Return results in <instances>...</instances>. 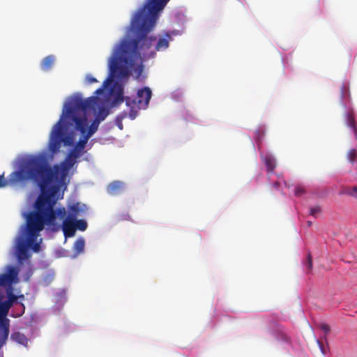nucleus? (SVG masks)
<instances>
[{
    "mask_svg": "<svg viewBox=\"0 0 357 357\" xmlns=\"http://www.w3.org/2000/svg\"><path fill=\"white\" fill-rule=\"evenodd\" d=\"M169 0H146L132 18L127 32L115 47L109 60L110 73L113 76L124 78L130 72H142V62L156 56V52L167 50L172 37L169 32H165L156 37L148 36L153 29L161 11Z\"/></svg>",
    "mask_w": 357,
    "mask_h": 357,
    "instance_id": "f257e3e1",
    "label": "nucleus"
},
{
    "mask_svg": "<svg viewBox=\"0 0 357 357\" xmlns=\"http://www.w3.org/2000/svg\"><path fill=\"white\" fill-rule=\"evenodd\" d=\"M98 98L89 97L84 100L79 96H75L65 105L59 121L53 126L50 135L48 150L52 154L60 151L62 144L71 146L74 143L73 130L79 131L82 138L78 141L75 149L82 151L85 148L90 137L86 134L88 127L86 111L93 109Z\"/></svg>",
    "mask_w": 357,
    "mask_h": 357,
    "instance_id": "f03ea898",
    "label": "nucleus"
},
{
    "mask_svg": "<svg viewBox=\"0 0 357 357\" xmlns=\"http://www.w3.org/2000/svg\"><path fill=\"white\" fill-rule=\"evenodd\" d=\"M59 169V165L52 167L48 162L38 183L40 193L33 204L34 211L24 214L29 220L31 229L42 231L45 226L52 231H58L61 229L56 218L63 219L66 215V210L64 207H55L58 200L56 195L59 191L56 183Z\"/></svg>",
    "mask_w": 357,
    "mask_h": 357,
    "instance_id": "7ed1b4c3",
    "label": "nucleus"
},
{
    "mask_svg": "<svg viewBox=\"0 0 357 357\" xmlns=\"http://www.w3.org/2000/svg\"><path fill=\"white\" fill-rule=\"evenodd\" d=\"M47 164V158L41 153L22 158L17 162L16 170L10 173L8 180L5 179L3 175H0V188L27 181H33L38 184Z\"/></svg>",
    "mask_w": 357,
    "mask_h": 357,
    "instance_id": "20e7f679",
    "label": "nucleus"
},
{
    "mask_svg": "<svg viewBox=\"0 0 357 357\" xmlns=\"http://www.w3.org/2000/svg\"><path fill=\"white\" fill-rule=\"evenodd\" d=\"M26 223L22 226L20 236L17 238L16 251L17 259L20 261L29 257L28 248L38 252L40 250V244L36 242L40 231L31 229L29 220L25 218Z\"/></svg>",
    "mask_w": 357,
    "mask_h": 357,
    "instance_id": "39448f33",
    "label": "nucleus"
},
{
    "mask_svg": "<svg viewBox=\"0 0 357 357\" xmlns=\"http://www.w3.org/2000/svg\"><path fill=\"white\" fill-rule=\"evenodd\" d=\"M123 93V89H120L115 98V102L121 103L125 100L126 105L130 108L129 116L132 120L137 116L139 110L147 108L152 96L151 89L147 86L139 89L135 98H124Z\"/></svg>",
    "mask_w": 357,
    "mask_h": 357,
    "instance_id": "423d86ee",
    "label": "nucleus"
},
{
    "mask_svg": "<svg viewBox=\"0 0 357 357\" xmlns=\"http://www.w3.org/2000/svg\"><path fill=\"white\" fill-rule=\"evenodd\" d=\"M10 305L0 300V349L6 344L10 333V320L6 318Z\"/></svg>",
    "mask_w": 357,
    "mask_h": 357,
    "instance_id": "0eeeda50",
    "label": "nucleus"
},
{
    "mask_svg": "<svg viewBox=\"0 0 357 357\" xmlns=\"http://www.w3.org/2000/svg\"><path fill=\"white\" fill-rule=\"evenodd\" d=\"M61 228H62L63 235L66 238L74 236L76 231L75 220L66 218L63 220Z\"/></svg>",
    "mask_w": 357,
    "mask_h": 357,
    "instance_id": "6e6552de",
    "label": "nucleus"
},
{
    "mask_svg": "<svg viewBox=\"0 0 357 357\" xmlns=\"http://www.w3.org/2000/svg\"><path fill=\"white\" fill-rule=\"evenodd\" d=\"M85 212V206L80 203H75L68 207V215L66 218L75 220L78 216L82 215Z\"/></svg>",
    "mask_w": 357,
    "mask_h": 357,
    "instance_id": "1a4fd4ad",
    "label": "nucleus"
},
{
    "mask_svg": "<svg viewBox=\"0 0 357 357\" xmlns=\"http://www.w3.org/2000/svg\"><path fill=\"white\" fill-rule=\"evenodd\" d=\"M10 340L19 344H21L25 347H28L29 339L26 336L19 331L13 332L10 335Z\"/></svg>",
    "mask_w": 357,
    "mask_h": 357,
    "instance_id": "9d476101",
    "label": "nucleus"
},
{
    "mask_svg": "<svg viewBox=\"0 0 357 357\" xmlns=\"http://www.w3.org/2000/svg\"><path fill=\"white\" fill-rule=\"evenodd\" d=\"M124 183L119 181H115L109 183L107 191L111 195H119L123 190Z\"/></svg>",
    "mask_w": 357,
    "mask_h": 357,
    "instance_id": "9b49d317",
    "label": "nucleus"
},
{
    "mask_svg": "<svg viewBox=\"0 0 357 357\" xmlns=\"http://www.w3.org/2000/svg\"><path fill=\"white\" fill-rule=\"evenodd\" d=\"M85 241L83 238H79L73 244V249L74 257H77L84 251Z\"/></svg>",
    "mask_w": 357,
    "mask_h": 357,
    "instance_id": "f8f14e48",
    "label": "nucleus"
},
{
    "mask_svg": "<svg viewBox=\"0 0 357 357\" xmlns=\"http://www.w3.org/2000/svg\"><path fill=\"white\" fill-rule=\"evenodd\" d=\"M55 61V57L53 55L45 56L41 61L40 68L43 71L50 70Z\"/></svg>",
    "mask_w": 357,
    "mask_h": 357,
    "instance_id": "ddd939ff",
    "label": "nucleus"
},
{
    "mask_svg": "<svg viewBox=\"0 0 357 357\" xmlns=\"http://www.w3.org/2000/svg\"><path fill=\"white\" fill-rule=\"evenodd\" d=\"M76 162V160H73L70 156L67 155L64 162L61 165L62 172L64 176L74 166V165Z\"/></svg>",
    "mask_w": 357,
    "mask_h": 357,
    "instance_id": "4468645a",
    "label": "nucleus"
},
{
    "mask_svg": "<svg viewBox=\"0 0 357 357\" xmlns=\"http://www.w3.org/2000/svg\"><path fill=\"white\" fill-rule=\"evenodd\" d=\"M6 296H7V298H8V300L6 301L7 303H9V305H10V306L12 307L13 304L14 303H15L17 300L18 298H24V295H21L20 296H15L14 294H13V288L12 289H8L6 291Z\"/></svg>",
    "mask_w": 357,
    "mask_h": 357,
    "instance_id": "2eb2a0df",
    "label": "nucleus"
},
{
    "mask_svg": "<svg viewBox=\"0 0 357 357\" xmlns=\"http://www.w3.org/2000/svg\"><path fill=\"white\" fill-rule=\"evenodd\" d=\"M264 163L268 172H273L275 167V160L270 155H266L264 159Z\"/></svg>",
    "mask_w": 357,
    "mask_h": 357,
    "instance_id": "dca6fc26",
    "label": "nucleus"
},
{
    "mask_svg": "<svg viewBox=\"0 0 357 357\" xmlns=\"http://www.w3.org/2000/svg\"><path fill=\"white\" fill-rule=\"evenodd\" d=\"M346 123L347 125L355 130L357 129L355 118L352 113H347L346 115Z\"/></svg>",
    "mask_w": 357,
    "mask_h": 357,
    "instance_id": "f3484780",
    "label": "nucleus"
},
{
    "mask_svg": "<svg viewBox=\"0 0 357 357\" xmlns=\"http://www.w3.org/2000/svg\"><path fill=\"white\" fill-rule=\"evenodd\" d=\"M99 123L100 122L96 119L89 127H87L86 134L91 137L98 130Z\"/></svg>",
    "mask_w": 357,
    "mask_h": 357,
    "instance_id": "a211bd4d",
    "label": "nucleus"
},
{
    "mask_svg": "<svg viewBox=\"0 0 357 357\" xmlns=\"http://www.w3.org/2000/svg\"><path fill=\"white\" fill-rule=\"evenodd\" d=\"M75 228L76 230H79L82 231H84L87 228V222L82 219L77 220V218L75 220Z\"/></svg>",
    "mask_w": 357,
    "mask_h": 357,
    "instance_id": "6ab92c4d",
    "label": "nucleus"
},
{
    "mask_svg": "<svg viewBox=\"0 0 357 357\" xmlns=\"http://www.w3.org/2000/svg\"><path fill=\"white\" fill-rule=\"evenodd\" d=\"M343 193L349 196L357 198V186L347 187L344 189Z\"/></svg>",
    "mask_w": 357,
    "mask_h": 357,
    "instance_id": "aec40b11",
    "label": "nucleus"
},
{
    "mask_svg": "<svg viewBox=\"0 0 357 357\" xmlns=\"http://www.w3.org/2000/svg\"><path fill=\"white\" fill-rule=\"evenodd\" d=\"M108 114H109L108 110H107L105 107H101L99 109V112H98V116L96 117V120H98V121H99V122L101 121H103L107 116Z\"/></svg>",
    "mask_w": 357,
    "mask_h": 357,
    "instance_id": "412c9836",
    "label": "nucleus"
},
{
    "mask_svg": "<svg viewBox=\"0 0 357 357\" xmlns=\"http://www.w3.org/2000/svg\"><path fill=\"white\" fill-rule=\"evenodd\" d=\"M347 157L351 163H354L357 159V150L354 149L349 150Z\"/></svg>",
    "mask_w": 357,
    "mask_h": 357,
    "instance_id": "4be33fe9",
    "label": "nucleus"
},
{
    "mask_svg": "<svg viewBox=\"0 0 357 357\" xmlns=\"http://www.w3.org/2000/svg\"><path fill=\"white\" fill-rule=\"evenodd\" d=\"M306 190L303 185H297L294 190V195L296 197H301L305 193Z\"/></svg>",
    "mask_w": 357,
    "mask_h": 357,
    "instance_id": "5701e85b",
    "label": "nucleus"
},
{
    "mask_svg": "<svg viewBox=\"0 0 357 357\" xmlns=\"http://www.w3.org/2000/svg\"><path fill=\"white\" fill-rule=\"evenodd\" d=\"M82 154V152L76 149H73L71 150L69 153L68 154V156H70L71 158L77 161V159L79 158Z\"/></svg>",
    "mask_w": 357,
    "mask_h": 357,
    "instance_id": "b1692460",
    "label": "nucleus"
},
{
    "mask_svg": "<svg viewBox=\"0 0 357 357\" xmlns=\"http://www.w3.org/2000/svg\"><path fill=\"white\" fill-rule=\"evenodd\" d=\"M321 212V208L319 206H314L310 208V214L312 216L317 217V215Z\"/></svg>",
    "mask_w": 357,
    "mask_h": 357,
    "instance_id": "393cba45",
    "label": "nucleus"
},
{
    "mask_svg": "<svg viewBox=\"0 0 357 357\" xmlns=\"http://www.w3.org/2000/svg\"><path fill=\"white\" fill-rule=\"evenodd\" d=\"M110 82V78H107L104 82H103V84H102V86L96 89V91H95V94L96 95H101L103 93V91H104V89L105 88L107 87V84H109V82Z\"/></svg>",
    "mask_w": 357,
    "mask_h": 357,
    "instance_id": "a878e982",
    "label": "nucleus"
},
{
    "mask_svg": "<svg viewBox=\"0 0 357 357\" xmlns=\"http://www.w3.org/2000/svg\"><path fill=\"white\" fill-rule=\"evenodd\" d=\"M306 266H307L308 271L312 270V257L310 253H308V255H307Z\"/></svg>",
    "mask_w": 357,
    "mask_h": 357,
    "instance_id": "bb28decb",
    "label": "nucleus"
},
{
    "mask_svg": "<svg viewBox=\"0 0 357 357\" xmlns=\"http://www.w3.org/2000/svg\"><path fill=\"white\" fill-rule=\"evenodd\" d=\"M320 328L322 331L324 332V333L326 335H327L328 333H329L330 331H331V328L330 326L327 324H321L320 325Z\"/></svg>",
    "mask_w": 357,
    "mask_h": 357,
    "instance_id": "cd10ccee",
    "label": "nucleus"
},
{
    "mask_svg": "<svg viewBox=\"0 0 357 357\" xmlns=\"http://www.w3.org/2000/svg\"><path fill=\"white\" fill-rule=\"evenodd\" d=\"M86 81L89 84H91L95 83V82H98V80L95 77H92L90 75H88L86 77Z\"/></svg>",
    "mask_w": 357,
    "mask_h": 357,
    "instance_id": "c85d7f7f",
    "label": "nucleus"
},
{
    "mask_svg": "<svg viewBox=\"0 0 357 357\" xmlns=\"http://www.w3.org/2000/svg\"><path fill=\"white\" fill-rule=\"evenodd\" d=\"M317 344H319V348H320V349H321V352H322L323 354H324V346H323L322 343H321L319 340H317Z\"/></svg>",
    "mask_w": 357,
    "mask_h": 357,
    "instance_id": "c756f323",
    "label": "nucleus"
},
{
    "mask_svg": "<svg viewBox=\"0 0 357 357\" xmlns=\"http://www.w3.org/2000/svg\"><path fill=\"white\" fill-rule=\"evenodd\" d=\"M31 275H32V271H31V269H30L27 274L26 278H25V281H29V278L31 277Z\"/></svg>",
    "mask_w": 357,
    "mask_h": 357,
    "instance_id": "7c9ffc66",
    "label": "nucleus"
},
{
    "mask_svg": "<svg viewBox=\"0 0 357 357\" xmlns=\"http://www.w3.org/2000/svg\"><path fill=\"white\" fill-rule=\"evenodd\" d=\"M0 357H3V352L1 349H0Z\"/></svg>",
    "mask_w": 357,
    "mask_h": 357,
    "instance_id": "2f4dec72",
    "label": "nucleus"
},
{
    "mask_svg": "<svg viewBox=\"0 0 357 357\" xmlns=\"http://www.w3.org/2000/svg\"><path fill=\"white\" fill-rule=\"evenodd\" d=\"M354 135H355V137H356V139H357V129L354 130Z\"/></svg>",
    "mask_w": 357,
    "mask_h": 357,
    "instance_id": "473e14b6",
    "label": "nucleus"
},
{
    "mask_svg": "<svg viewBox=\"0 0 357 357\" xmlns=\"http://www.w3.org/2000/svg\"><path fill=\"white\" fill-rule=\"evenodd\" d=\"M311 225H312V222H311L310 221H308V222H307V225H308V226H310Z\"/></svg>",
    "mask_w": 357,
    "mask_h": 357,
    "instance_id": "72a5a7b5",
    "label": "nucleus"
},
{
    "mask_svg": "<svg viewBox=\"0 0 357 357\" xmlns=\"http://www.w3.org/2000/svg\"><path fill=\"white\" fill-rule=\"evenodd\" d=\"M274 185H275V187H278V183H274Z\"/></svg>",
    "mask_w": 357,
    "mask_h": 357,
    "instance_id": "f704fd0d",
    "label": "nucleus"
}]
</instances>
